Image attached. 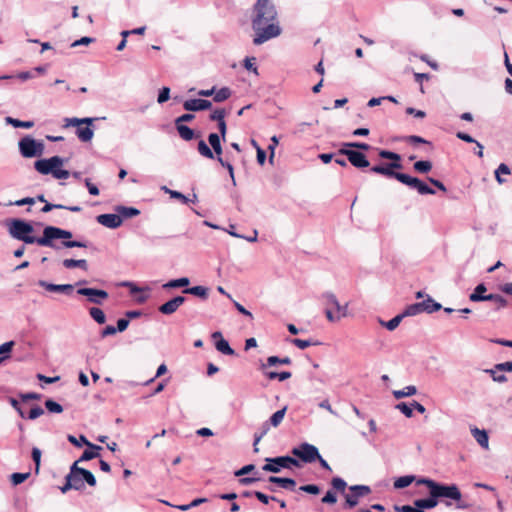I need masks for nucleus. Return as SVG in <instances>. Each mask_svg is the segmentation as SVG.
Instances as JSON below:
<instances>
[{
  "label": "nucleus",
  "instance_id": "f257e3e1",
  "mask_svg": "<svg viewBox=\"0 0 512 512\" xmlns=\"http://www.w3.org/2000/svg\"><path fill=\"white\" fill-rule=\"evenodd\" d=\"M251 25L254 31V45H261L282 33L278 21V12L273 0L256 1L253 6Z\"/></svg>",
  "mask_w": 512,
  "mask_h": 512
},
{
  "label": "nucleus",
  "instance_id": "f03ea898",
  "mask_svg": "<svg viewBox=\"0 0 512 512\" xmlns=\"http://www.w3.org/2000/svg\"><path fill=\"white\" fill-rule=\"evenodd\" d=\"M32 232L33 226L23 220L14 219L9 225L10 235L26 244L37 243L39 246L53 247L54 239H70L72 237V233L70 231L54 226L45 227L43 230V236L39 238L30 236V233Z\"/></svg>",
  "mask_w": 512,
  "mask_h": 512
},
{
  "label": "nucleus",
  "instance_id": "7ed1b4c3",
  "mask_svg": "<svg viewBox=\"0 0 512 512\" xmlns=\"http://www.w3.org/2000/svg\"><path fill=\"white\" fill-rule=\"evenodd\" d=\"M417 485H424L429 489V497L425 499H418L414 502L417 509L424 512L425 509H432L438 505L439 499H446L449 493L447 484L436 482L430 478H419Z\"/></svg>",
  "mask_w": 512,
  "mask_h": 512
},
{
  "label": "nucleus",
  "instance_id": "20e7f679",
  "mask_svg": "<svg viewBox=\"0 0 512 512\" xmlns=\"http://www.w3.org/2000/svg\"><path fill=\"white\" fill-rule=\"evenodd\" d=\"M95 121V118H66L65 126L77 127L76 134L82 142H89L93 138L94 131L89 126Z\"/></svg>",
  "mask_w": 512,
  "mask_h": 512
},
{
  "label": "nucleus",
  "instance_id": "39448f33",
  "mask_svg": "<svg viewBox=\"0 0 512 512\" xmlns=\"http://www.w3.org/2000/svg\"><path fill=\"white\" fill-rule=\"evenodd\" d=\"M292 466L299 467V461L290 456H279L275 458H267L266 464L262 470L266 472L279 473L281 469H290Z\"/></svg>",
  "mask_w": 512,
  "mask_h": 512
},
{
  "label": "nucleus",
  "instance_id": "423d86ee",
  "mask_svg": "<svg viewBox=\"0 0 512 512\" xmlns=\"http://www.w3.org/2000/svg\"><path fill=\"white\" fill-rule=\"evenodd\" d=\"M19 150L23 157L32 158L42 155L44 145L30 136H26L19 141Z\"/></svg>",
  "mask_w": 512,
  "mask_h": 512
},
{
  "label": "nucleus",
  "instance_id": "0eeeda50",
  "mask_svg": "<svg viewBox=\"0 0 512 512\" xmlns=\"http://www.w3.org/2000/svg\"><path fill=\"white\" fill-rule=\"evenodd\" d=\"M292 454L304 463H313L320 458L318 448L307 442L300 444L298 447L292 449Z\"/></svg>",
  "mask_w": 512,
  "mask_h": 512
},
{
  "label": "nucleus",
  "instance_id": "6e6552de",
  "mask_svg": "<svg viewBox=\"0 0 512 512\" xmlns=\"http://www.w3.org/2000/svg\"><path fill=\"white\" fill-rule=\"evenodd\" d=\"M79 461H75L70 467V472L66 476V483L61 487L62 493H66L70 489L80 490L84 488L82 474L79 473Z\"/></svg>",
  "mask_w": 512,
  "mask_h": 512
},
{
  "label": "nucleus",
  "instance_id": "1a4fd4ad",
  "mask_svg": "<svg viewBox=\"0 0 512 512\" xmlns=\"http://www.w3.org/2000/svg\"><path fill=\"white\" fill-rule=\"evenodd\" d=\"M395 169H402L401 163H387L385 165H375L371 167V172L384 175L389 178H395L399 182L403 183L407 174L395 172Z\"/></svg>",
  "mask_w": 512,
  "mask_h": 512
},
{
  "label": "nucleus",
  "instance_id": "9d476101",
  "mask_svg": "<svg viewBox=\"0 0 512 512\" xmlns=\"http://www.w3.org/2000/svg\"><path fill=\"white\" fill-rule=\"evenodd\" d=\"M339 154L345 155L348 161L351 163V165H353L356 168H367L370 165L366 155L363 154L362 152L352 149L340 148Z\"/></svg>",
  "mask_w": 512,
  "mask_h": 512
},
{
  "label": "nucleus",
  "instance_id": "9b49d317",
  "mask_svg": "<svg viewBox=\"0 0 512 512\" xmlns=\"http://www.w3.org/2000/svg\"><path fill=\"white\" fill-rule=\"evenodd\" d=\"M62 165L63 159L59 156H53L49 159H40L34 163L35 169L43 175L52 174L54 168Z\"/></svg>",
  "mask_w": 512,
  "mask_h": 512
},
{
  "label": "nucleus",
  "instance_id": "f8f14e48",
  "mask_svg": "<svg viewBox=\"0 0 512 512\" xmlns=\"http://www.w3.org/2000/svg\"><path fill=\"white\" fill-rule=\"evenodd\" d=\"M77 293L88 297L89 302L99 305L102 304L109 296L105 290L95 288H79Z\"/></svg>",
  "mask_w": 512,
  "mask_h": 512
},
{
  "label": "nucleus",
  "instance_id": "ddd939ff",
  "mask_svg": "<svg viewBox=\"0 0 512 512\" xmlns=\"http://www.w3.org/2000/svg\"><path fill=\"white\" fill-rule=\"evenodd\" d=\"M447 489L450 494L446 496V499L455 501L457 509L466 510L473 507L472 504L462 500V493L456 484L447 485Z\"/></svg>",
  "mask_w": 512,
  "mask_h": 512
},
{
  "label": "nucleus",
  "instance_id": "4468645a",
  "mask_svg": "<svg viewBox=\"0 0 512 512\" xmlns=\"http://www.w3.org/2000/svg\"><path fill=\"white\" fill-rule=\"evenodd\" d=\"M413 189H416L419 194L425 195V194H435V190L430 188L427 184H425L423 181L416 177H412L410 175H407L404 179L403 183Z\"/></svg>",
  "mask_w": 512,
  "mask_h": 512
},
{
  "label": "nucleus",
  "instance_id": "2eb2a0df",
  "mask_svg": "<svg viewBox=\"0 0 512 512\" xmlns=\"http://www.w3.org/2000/svg\"><path fill=\"white\" fill-rule=\"evenodd\" d=\"M286 410L287 407H284L272 414V416L269 419V422L264 424V432L261 435L255 437L254 446L258 444L262 436L269 430V426L278 427L281 424L286 414Z\"/></svg>",
  "mask_w": 512,
  "mask_h": 512
},
{
  "label": "nucleus",
  "instance_id": "dca6fc26",
  "mask_svg": "<svg viewBox=\"0 0 512 512\" xmlns=\"http://www.w3.org/2000/svg\"><path fill=\"white\" fill-rule=\"evenodd\" d=\"M211 106H212V103L209 100H205V99H189L183 103V108L186 111H193V112L207 110V109H210Z\"/></svg>",
  "mask_w": 512,
  "mask_h": 512
},
{
  "label": "nucleus",
  "instance_id": "f3484780",
  "mask_svg": "<svg viewBox=\"0 0 512 512\" xmlns=\"http://www.w3.org/2000/svg\"><path fill=\"white\" fill-rule=\"evenodd\" d=\"M97 221L108 228H118L122 224V217L119 214H101L97 216Z\"/></svg>",
  "mask_w": 512,
  "mask_h": 512
},
{
  "label": "nucleus",
  "instance_id": "a211bd4d",
  "mask_svg": "<svg viewBox=\"0 0 512 512\" xmlns=\"http://www.w3.org/2000/svg\"><path fill=\"white\" fill-rule=\"evenodd\" d=\"M39 285L49 292H61L70 294L73 291V285L71 284H52L46 281L40 280Z\"/></svg>",
  "mask_w": 512,
  "mask_h": 512
},
{
  "label": "nucleus",
  "instance_id": "6ab92c4d",
  "mask_svg": "<svg viewBox=\"0 0 512 512\" xmlns=\"http://www.w3.org/2000/svg\"><path fill=\"white\" fill-rule=\"evenodd\" d=\"M186 298L184 296H175L171 300L162 304V314L170 315L174 313L184 302Z\"/></svg>",
  "mask_w": 512,
  "mask_h": 512
},
{
  "label": "nucleus",
  "instance_id": "aec40b11",
  "mask_svg": "<svg viewBox=\"0 0 512 512\" xmlns=\"http://www.w3.org/2000/svg\"><path fill=\"white\" fill-rule=\"evenodd\" d=\"M268 481L273 484H278L281 488L287 490H294L296 482L292 478H282L277 476H270Z\"/></svg>",
  "mask_w": 512,
  "mask_h": 512
},
{
  "label": "nucleus",
  "instance_id": "412c9836",
  "mask_svg": "<svg viewBox=\"0 0 512 512\" xmlns=\"http://www.w3.org/2000/svg\"><path fill=\"white\" fill-rule=\"evenodd\" d=\"M472 435L476 442L484 449L489 448V437L485 430H480L478 428H474L471 430Z\"/></svg>",
  "mask_w": 512,
  "mask_h": 512
},
{
  "label": "nucleus",
  "instance_id": "4be33fe9",
  "mask_svg": "<svg viewBox=\"0 0 512 512\" xmlns=\"http://www.w3.org/2000/svg\"><path fill=\"white\" fill-rule=\"evenodd\" d=\"M67 439H68V441H69L71 444H73V445H74V446H76V447H81V446H82V444H85V445H87V446H88L89 448H91V449H95V450H101V449H102L100 446H97V445H95V444H93V443L89 442V441L87 440V438H86L85 436H83V435H81L79 439H77V438H76L75 436H73V435H68Z\"/></svg>",
  "mask_w": 512,
  "mask_h": 512
},
{
  "label": "nucleus",
  "instance_id": "5701e85b",
  "mask_svg": "<svg viewBox=\"0 0 512 512\" xmlns=\"http://www.w3.org/2000/svg\"><path fill=\"white\" fill-rule=\"evenodd\" d=\"M420 303L422 305L423 311L429 314L436 312L442 308L441 304L436 302L430 296H427V298Z\"/></svg>",
  "mask_w": 512,
  "mask_h": 512
},
{
  "label": "nucleus",
  "instance_id": "b1692460",
  "mask_svg": "<svg viewBox=\"0 0 512 512\" xmlns=\"http://www.w3.org/2000/svg\"><path fill=\"white\" fill-rule=\"evenodd\" d=\"M291 363V359L289 357L279 358L278 356H270L267 358V362L265 364H261L260 368L262 371H265L267 367L275 366L277 364L289 365Z\"/></svg>",
  "mask_w": 512,
  "mask_h": 512
},
{
  "label": "nucleus",
  "instance_id": "393cba45",
  "mask_svg": "<svg viewBox=\"0 0 512 512\" xmlns=\"http://www.w3.org/2000/svg\"><path fill=\"white\" fill-rule=\"evenodd\" d=\"M487 291V288L484 284H478L473 293L470 294L469 299L472 302H480V301H486V295L484 293Z\"/></svg>",
  "mask_w": 512,
  "mask_h": 512
},
{
  "label": "nucleus",
  "instance_id": "a878e982",
  "mask_svg": "<svg viewBox=\"0 0 512 512\" xmlns=\"http://www.w3.org/2000/svg\"><path fill=\"white\" fill-rule=\"evenodd\" d=\"M190 284V280L187 277H182L174 280H170L165 284H162V289L169 290L180 287H187Z\"/></svg>",
  "mask_w": 512,
  "mask_h": 512
},
{
  "label": "nucleus",
  "instance_id": "bb28decb",
  "mask_svg": "<svg viewBox=\"0 0 512 512\" xmlns=\"http://www.w3.org/2000/svg\"><path fill=\"white\" fill-rule=\"evenodd\" d=\"M53 209H67L72 212H80L82 210V208L80 206H65L62 204H52V203L46 202L45 205L43 206V208L41 209V212L47 213Z\"/></svg>",
  "mask_w": 512,
  "mask_h": 512
},
{
  "label": "nucleus",
  "instance_id": "cd10ccee",
  "mask_svg": "<svg viewBox=\"0 0 512 512\" xmlns=\"http://www.w3.org/2000/svg\"><path fill=\"white\" fill-rule=\"evenodd\" d=\"M208 141L213 149V153H215L218 157H221L220 155L222 153V146L220 136L217 133H211L208 136Z\"/></svg>",
  "mask_w": 512,
  "mask_h": 512
},
{
  "label": "nucleus",
  "instance_id": "c85d7f7f",
  "mask_svg": "<svg viewBox=\"0 0 512 512\" xmlns=\"http://www.w3.org/2000/svg\"><path fill=\"white\" fill-rule=\"evenodd\" d=\"M183 293L191 294L202 299H207L208 297V288L204 286H193L190 288H185Z\"/></svg>",
  "mask_w": 512,
  "mask_h": 512
},
{
  "label": "nucleus",
  "instance_id": "c756f323",
  "mask_svg": "<svg viewBox=\"0 0 512 512\" xmlns=\"http://www.w3.org/2000/svg\"><path fill=\"white\" fill-rule=\"evenodd\" d=\"M403 318H405L404 315L400 313L389 321H383L380 319L379 323L381 326L386 327L389 331H393L400 325Z\"/></svg>",
  "mask_w": 512,
  "mask_h": 512
},
{
  "label": "nucleus",
  "instance_id": "7c9ffc66",
  "mask_svg": "<svg viewBox=\"0 0 512 512\" xmlns=\"http://www.w3.org/2000/svg\"><path fill=\"white\" fill-rule=\"evenodd\" d=\"M486 301H492L495 304V309L500 310L508 305L507 299H505L503 296L499 294H488L486 295Z\"/></svg>",
  "mask_w": 512,
  "mask_h": 512
},
{
  "label": "nucleus",
  "instance_id": "2f4dec72",
  "mask_svg": "<svg viewBox=\"0 0 512 512\" xmlns=\"http://www.w3.org/2000/svg\"><path fill=\"white\" fill-rule=\"evenodd\" d=\"M416 393H417V388L414 385H409V386L404 387L401 390H394L393 391V396L396 399H401V398H404V397L413 396Z\"/></svg>",
  "mask_w": 512,
  "mask_h": 512
},
{
  "label": "nucleus",
  "instance_id": "473e14b6",
  "mask_svg": "<svg viewBox=\"0 0 512 512\" xmlns=\"http://www.w3.org/2000/svg\"><path fill=\"white\" fill-rule=\"evenodd\" d=\"M63 266L67 269H72V268H76V267L81 268L83 270L88 269V264L85 259H79V260L65 259L63 261Z\"/></svg>",
  "mask_w": 512,
  "mask_h": 512
},
{
  "label": "nucleus",
  "instance_id": "72a5a7b5",
  "mask_svg": "<svg viewBox=\"0 0 512 512\" xmlns=\"http://www.w3.org/2000/svg\"><path fill=\"white\" fill-rule=\"evenodd\" d=\"M215 347L219 352H221L224 355L232 356L235 354L234 349L230 347L228 341L225 340L224 338H221V340H217L215 342Z\"/></svg>",
  "mask_w": 512,
  "mask_h": 512
},
{
  "label": "nucleus",
  "instance_id": "f704fd0d",
  "mask_svg": "<svg viewBox=\"0 0 512 512\" xmlns=\"http://www.w3.org/2000/svg\"><path fill=\"white\" fill-rule=\"evenodd\" d=\"M116 210H117L119 216L122 217V220L132 218V217L140 214V211L133 207L119 206V207H117Z\"/></svg>",
  "mask_w": 512,
  "mask_h": 512
},
{
  "label": "nucleus",
  "instance_id": "c9c22d12",
  "mask_svg": "<svg viewBox=\"0 0 512 512\" xmlns=\"http://www.w3.org/2000/svg\"><path fill=\"white\" fill-rule=\"evenodd\" d=\"M349 491L354 493V496L362 498L371 493V488L367 485H352Z\"/></svg>",
  "mask_w": 512,
  "mask_h": 512
},
{
  "label": "nucleus",
  "instance_id": "e433bc0d",
  "mask_svg": "<svg viewBox=\"0 0 512 512\" xmlns=\"http://www.w3.org/2000/svg\"><path fill=\"white\" fill-rule=\"evenodd\" d=\"M180 137L185 141H190L194 138L195 132L186 125H176Z\"/></svg>",
  "mask_w": 512,
  "mask_h": 512
},
{
  "label": "nucleus",
  "instance_id": "4c0bfd02",
  "mask_svg": "<svg viewBox=\"0 0 512 512\" xmlns=\"http://www.w3.org/2000/svg\"><path fill=\"white\" fill-rule=\"evenodd\" d=\"M232 92L228 87H222L218 91H215L213 94V100L215 102H223L227 100L231 96Z\"/></svg>",
  "mask_w": 512,
  "mask_h": 512
},
{
  "label": "nucleus",
  "instance_id": "58836bf2",
  "mask_svg": "<svg viewBox=\"0 0 512 512\" xmlns=\"http://www.w3.org/2000/svg\"><path fill=\"white\" fill-rule=\"evenodd\" d=\"M415 480V477L412 476V475H406V476H401L399 478H397L395 481H394V487L396 489H403V488H406L408 487L413 481Z\"/></svg>",
  "mask_w": 512,
  "mask_h": 512
},
{
  "label": "nucleus",
  "instance_id": "ea45409f",
  "mask_svg": "<svg viewBox=\"0 0 512 512\" xmlns=\"http://www.w3.org/2000/svg\"><path fill=\"white\" fill-rule=\"evenodd\" d=\"M198 152L205 158L214 159V153L212 149L206 144L204 140H200L197 146Z\"/></svg>",
  "mask_w": 512,
  "mask_h": 512
},
{
  "label": "nucleus",
  "instance_id": "a19ab883",
  "mask_svg": "<svg viewBox=\"0 0 512 512\" xmlns=\"http://www.w3.org/2000/svg\"><path fill=\"white\" fill-rule=\"evenodd\" d=\"M6 122L11 124L15 128H25L30 129L34 126L33 121H21L12 117H7Z\"/></svg>",
  "mask_w": 512,
  "mask_h": 512
},
{
  "label": "nucleus",
  "instance_id": "79ce46f5",
  "mask_svg": "<svg viewBox=\"0 0 512 512\" xmlns=\"http://www.w3.org/2000/svg\"><path fill=\"white\" fill-rule=\"evenodd\" d=\"M422 312H424L422 309V305L420 302H418L407 306L406 309L402 312V314L404 315V317H409L418 315Z\"/></svg>",
  "mask_w": 512,
  "mask_h": 512
},
{
  "label": "nucleus",
  "instance_id": "37998d69",
  "mask_svg": "<svg viewBox=\"0 0 512 512\" xmlns=\"http://www.w3.org/2000/svg\"><path fill=\"white\" fill-rule=\"evenodd\" d=\"M162 191L169 194L171 198L179 200L182 204H188L190 199L178 191L171 190L166 186H162Z\"/></svg>",
  "mask_w": 512,
  "mask_h": 512
},
{
  "label": "nucleus",
  "instance_id": "c03bdc74",
  "mask_svg": "<svg viewBox=\"0 0 512 512\" xmlns=\"http://www.w3.org/2000/svg\"><path fill=\"white\" fill-rule=\"evenodd\" d=\"M344 498H345V503L343 505L344 509H352L359 504L360 498L354 496L353 492L345 493Z\"/></svg>",
  "mask_w": 512,
  "mask_h": 512
},
{
  "label": "nucleus",
  "instance_id": "a18cd8bd",
  "mask_svg": "<svg viewBox=\"0 0 512 512\" xmlns=\"http://www.w3.org/2000/svg\"><path fill=\"white\" fill-rule=\"evenodd\" d=\"M90 316L98 323L104 324L106 321V316L100 308L92 307L89 309Z\"/></svg>",
  "mask_w": 512,
  "mask_h": 512
},
{
  "label": "nucleus",
  "instance_id": "49530a36",
  "mask_svg": "<svg viewBox=\"0 0 512 512\" xmlns=\"http://www.w3.org/2000/svg\"><path fill=\"white\" fill-rule=\"evenodd\" d=\"M379 156L383 159L391 160L390 163H401V156L398 153L392 151L380 150Z\"/></svg>",
  "mask_w": 512,
  "mask_h": 512
},
{
  "label": "nucleus",
  "instance_id": "de8ad7c7",
  "mask_svg": "<svg viewBox=\"0 0 512 512\" xmlns=\"http://www.w3.org/2000/svg\"><path fill=\"white\" fill-rule=\"evenodd\" d=\"M79 473L82 474L83 482L85 481L89 486L94 487L96 485V478L89 470L79 467Z\"/></svg>",
  "mask_w": 512,
  "mask_h": 512
},
{
  "label": "nucleus",
  "instance_id": "09e8293b",
  "mask_svg": "<svg viewBox=\"0 0 512 512\" xmlns=\"http://www.w3.org/2000/svg\"><path fill=\"white\" fill-rule=\"evenodd\" d=\"M511 171H510V168L504 164V163H501L498 168L495 170V178H496V181L499 183V184H503L505 182V179H503L500 174H505V175H508L510 174Z\"/></svg>",
  "mask_w": 512,
  "mask_h": 512
},
{
  "label": "nucleus",
  "instance_id": "8fccbe9b",
  "mask_svg": "<svg viewBox=\"0 0 512 512\" xmlns=\"http://www.w3.org/2000/svg\"><path fill=\"white\" fill-rule=\"evenodd\" d=\"M413 168L419 173H428L432 169V163L430 161H417L414 163Z\"/></svg>",
  "mask_w": 512,
  "mask_h": 512
},
{
  "label": "nucleus",
  "instance_id": "3c124183",
  "mask_svg": "<svg viewBox=\"0 0 512 512\" xmlns=\"http://www.w3.org/2000/svg\"><path fill=\"white\" fill-rule=\"evenodd\" d=\"M345 149H360V150H368L370 146L363 142H345L342 143V147Z\"/></svg>",
  "mask_w": 512,
  "mask_h": 512
},
{
  "label": "nucleus",
  "instance_id": "603ef678",
  "mask_svg": "<svg viewBox=\"0 0 512 512\" xmlns=\"http://www.w3.org/2000/svg\"><path fill=\"white\" fill-rule=\"evenodd\" d=\"M30 476V473L27 472V473H13L11 476H10V479H11V482L14 486L16 485H19L21 483H23L24 481H26Z\"/></svg>",
  "mask_w": 512,
  "mask_h": 512
},
{
  "label": "nucleus",
  "instance_id": "864d4df0",
  "mask_svg": "<svg viewBox=\"0 0 512 512\" xmlns=\"http://www.w3.org/2000/svg\"><path fill=\"white\" fill-rule=\"evenodd\" d=\"M331 485L335 490H338L342 493L345 492V489L347 487V483L345 482V480L340 477H334L331 480Z\"/></svg>",
  "mask_w": 512,
  "mask_h": 512
},
{
  "label": "nucleus",
  "instance_id": "5fc2aeb1",
  "mask_svg": "<svg viewBox=\"0 0 512 512\" xmlns=\"http://www.w3.org/2000/svg\"><path fill=\"white\" fill-rule=\"evenodd\" d=\"M45 407L51 413H61L63 411V407L51 399L46 400Z\"/></svg>",
  "mask_w": 512,
  "mask_h": 512
},
{
  "label": "nucleus",
  "instance_id": "6e6d98bb",
  "mask_svg": "<svg viewBox=\"0 0 512 512\" xmlns=\"http://www.w3.org/2000/svg\"><path fill=\"white\" fill-rule=\"evenodd\" d=\"M322 299L325 301L327 306H335L339 301L336 295L332 292H325L322 294Z\"/></svg>",
  "mask_w": 512,
  "mask_h": 512
},
{
  "label": "nucleus",
  "instance_id": "4d7b16f0",
  "mask_svg": "<svg viewBox=\"0 0 512 512\" xmlns=\"http://www.w3.org/2000/svg\"><path fill=\"white\" fill-rule=\"evenodd\" d=\"M498 370L494 368L492 369H486L485 372L486 373H489L492 377V379L495 381V382H498V383H504L507 381V377L504 375V374H498L497 373Z\"/></svg>",
  "mask_w": 512,
  "mask_h": 512
},
{
  "label": "nucleus",
  "instance_id": "13d9d810",
  "mask_svg": "<svg viewBox=\"0 0 512 512\" xmlns=\"http://www.w3.org/2000/svg\"><path fill=\"white\" fill-rule=\"evenodd\" d=\"M255 61H256V58L255 57H246L244 59V67L248 70V71H251L253 72L254 74L258 75V69H257V66L255 64Z\"/></svg>",
  "mask_w": 512,
  "mask_h": 512
},
{
  "label": "nucleus",
  "instance_id": "bf43d9fd",
  "mask_svg": "<svg viewBox=\"0 0 512 512\" xmlns=\"http://www.w3.org/2000/svg\"><path fill=\"white\" fill-rule=\"evenodd\" d=\"M279 144V139L277 136H272L271 137V144L268 146V150L270 152V155H269V162L272 164L273 163V160H274V156H275V149L277 147V145Z\"/></svg>",
  "mask_w": 512,
  "mask_h": 512
},
{
  "label": "nucleus",
  "instance_id": "052dcab7",
  "mask_svg": "<svg viewBox=\"0 0 512 512\" xmlns=\"http://www.w3.org/2000/svg\"><path fill=\"white\" fill-rule=\"evenodd\" d=\"M13 346H14V342L13 341L5 342L2 345H0V355H4V357L0 358V362L3 359L8 357L7 354H9L11 352Z\"/></svg>",
  "mask_w": 512,
  "mask_h": 512
},
{
  "label": "nucleus",
  "instance_id": "680f3d73",
  "mask_svg": "<svg viewBox=\"0 0 512 512\" xmlns=\"http://www.w3.org/2000/svg\"><path fill=\"white\" fill-rule=\"evenodd\" d=\"M395 408L398 409L399 411H401L408 418L413 416L412 406H409L408 404H406L404 402L398 403L395 406Z\"/></svg>",
  "mask_w": 512,
  "mask_h": 512
},
{
  "label": "nucleus",
  "instance_id": "e2e57ef3",
  "mask_svg": "<svg viewBox=\"0 0 512 512\" xmlns=\"http://www.w3.org/2000/svg\"><path fill=\"white\" fill-rule=\"evenodd\" d=\"M98 451L99 450H95V449L85 450L78 461L81 462V461H88V460L94 459L99 456Z\"/></svg>",
  "mask_w": 512,
  "mask_h": 512
},
{
  "label": "nucleus",
  "instance_id": "0e129e2a",
  "mask_svg": "<svg viewBox=\"0 0 512 512\" xmlns=\"http://www.w3.org/2000/svg\"><path fill=\"white\" fill-rule=\"evenodd\" d=\"M225 116H226V111L224 109H216L210 115V119L212 121H217L218 123H220L221 121L225 120Z\"/></svg>",
  "mask_w": 512,
  "mask_h": 512
},
{
  "label": "nucleus",
  "instance_id": "69168bd1",
  "mask_svg": "<svg viewBox=\"0 0 512 512\" xmlns=\"http://www.w3.org/2000/svg\"><path fill=\"white\" fill-rule=\"evenodd\" d=\"M300 490L313 495L320 493V488L315 484L303 485L300 487Z\"/></svg>",
  "mask_w": 512,
  "mask_h": 512
},
{
  "label": "nucleus",
  "instance_id": "338daca9",
  "mask_svg": "<svg viewBox=\"0 0 512 512\" xmlns=\"http://www.w3.org/2000/svg\"><path fill=\"white\" fill-rule=\"evenodd\" d=\"M395 512H421L420 509H417V506H410V505H395L394 506Z\"/></svg>",
  "mask_w": 512,
  "mask_h": 512
},
{
  "label": "nucleus",
  "instance_id": "774afa93",
  "mask_svg": "<svg viewBox=\"0 0 512 512\" xmlns=\"http://www.w3.org/2000/svg\"><path fill=\"white\" fill-rule=\"evenodd\" d=\"M44 414V410L40 406L33 407L27 416L28 419L34 420Z\"/></svg>",
  "mask_w": 512,
  "mask_h": 512
}]
</instances>
